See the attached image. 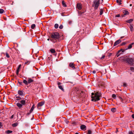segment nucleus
<instances>
[{
    "label": "nucleus",
    "mask_w": 134,
    "mask_h": 134,
    "mask_svg": "<svg viewBox=\"0 0 134 134\" xmlns=\"http://www.w3.org/2000/svg\"><path fill=\"white\" fill-rule=\"evenodd\" d=\"M72 23V21H69L68 22V23L69 24H71Z\"/></svg>",
    "instance_id": "79ce46f5"
},
{
    "label": "nucleus",
    "mask_w": 134,
    "mask_h": 134,
    "mask_svg": "<svg viewBox=\"0 0 134 134\" xmlns=\"http://www.w3.org/2000/svg\"><path fill=\"white\" fill-rule=\"evenodd\" d=\"M5 132L7 134H9L11 133H12V131L10 130H8L7 131H6Z\"/></svg>",
    "instance_id": "6ab92c4d"
},
{
    "label": "nucleus",
    "mask_w": 134,
    "mask_h": 134,
    "mask_svg": "<svg viewBox=\"0 0 134 134\" xmlns=\"http://www.w3.org/2000/svg\"><path fill=\"white\" fill-rule=\"evenodd\" d=\"M16 105L19 108H21L23 106L22 104L19 103H17Z\"/></svg>",
    "instance_id": "dca6fc26"
},
{
    "label": "nucleus",
    "mask_w": 134,
    "mask_h": 134,
    "mask_svg": "<svg viewBox=\"0 0 134 134\" xmlns=\"http://www.w3.org/2000/svg\"><path fill=\"white\" fill-rule=\"evenodd\" d=\"M75 134H79L78 133L76 132Z\"/></svg>",
    "instance_id": "13d9d810"
},
{
    "label": "nucleus",
    "mask_w": 134,
    "mask_h": 134,
    "mask_svg": "<svg viewBox=\"0 0 134 134\" xmlns=\"http://www.w3.org/2000/svg\"><path fill=\"white\" fill-rule=\"evenodd\" d=\"M121 42V40L119 39L116 41L114 43V46H115L119 44Z\"/></svg>",
    "instance_id": "6e6552de"
},
{
    "label": "nucleus",
    "mask_w": 134,
    "mask_h": 134,
    "mask_svg": "<svg viewBox=\"0 0 134 134\" xmlns=\"http://www.w3.org/2000/svg\"><path fill=\"white\" fill-rule=\"evenodd\" d=\"M122 1L121 0H117V3L119 5H120L122 4L121 3Z\"/></svg>",
    "instance_id": "a211bd4d"
},
{
    "label": "nucleus",
    "mask_w": 134,
    "mask_h": 134,
    "mask_svg": "<svg viewBox=\"0 0 134 134\" xmlns=\"http://www.w3.org/2000/svg\"><path fill=\"white\" fill-rule=\"evenodd\" d=\"M105 55H103L102 57L100 58V59H104L105 57Z\"/></svg>",
    "instance_id": "e433bc0d"
},
{
    "label": "nucleus",
    "mask_w": 134,
    "mask_h": 134,
    "mask_svg": "<svg viewBox=\"0 0 134 134\" xmlns=\"http://www.w3.org/2000/svg\"><path fill=\"white\" fill-rule=\"evenodd\" d=\"M73 125H77V124H76V122H74L73 123H72Z\"/></svg>",
    "instance_id": "de8ad7c7"
},
{
    "label": "nucleus",
    "mask_w": 134,
    "mask_h": 134,
    "mask_svg": "<svg viewBox=\"0 0 134 134\" xmlns=\"http://www.w3.org/2000/svg\"><path fill=\"white\" fill-rule=\"evenodd\" d=\"M30 63V62L29 61H27L26 62H25V64H26V65H28Z\"/></svg>",
    "instance_id": "c756f323"
},
{
    "label": "nucleus",
    "mask_w": 134,
    "mask_h": 134,
    "mask_svg": "<svg viewBox=\"0 0 134 134\" xmlns=\"http://www.w3.org/2000/svg\"><path fill=\"white\" fill-rule=\"evenodd\" d=\"M35 27V24H32L31 25V28L32 29H34Z\"/></svg>",
    "instance_id": "c85d7f7f"
},
{
    "label": "nucleus",
    "mask_w": 134,
    "mask_h": 134,
    "mask_svg": "<svg viewBox=\"0 0 134 134\" xmlns=\"http://www.w3.org/2000/svg\"><path fill=\"white\" fill-rule=\"evenodd\" d=\"M14 115H12V116L10 118L11 119H13V117H14Z\"/></svg>",
    "instance_id": "09e8293b"
},
{
    "label": "nucleus",
    "mask_w": 134,
    "mask_h": 134,
    "mask_svg": "<svg viewBox=\"0 0 134 134\" xmlns=\"http://www.w3.org/2000/svg\"><path fill=\"white\" fill-rule=\"evenodd\" d=\"M132 117L133 118V119L134 118V114H133L132 115Z\"/></svg>",
    "instance_id": "8fccbe9b"
},
{
    "label": "nucleus",
    "mask_w": 134,
    "mask_h": 134,
    "mask_svg": "<svg viewBox=\"0 0 134 134\" xmlns=\"http://www.w3.org/2000/svg\"><path fill=\"white\" fill-rule=\"evenodd\" d=\"M20 85H22L23 82H19L18 81Z\"/></svg>",
    "instance_id": "a18cd8bd"
},
{
    "label": "nucleus",
    "mask_w": 134,
    "mask_h": 134,
    "mask_svg": "<svg viewBox=\"0 0 134 134\" xmlns=\"http://www.w3.org/2000/svg\"><path fill=\"white\" fill-rule=\"evenodd\" d=\"M129 134H133V133L132 131H130L129 132Z\"/></svg>",
    "instance_id": "37998d69"
},
{
    "label": "nucleus",
    "mask_w": 134,
    "mask_h": 134,
    "mask_svg": "<svg viewBox=\"0 0 134 134\" xmlns=\"http://www.w3.org/2000/svg\"><path fill=\"white\" fill-rule=\"evenodd\" d=\"M103 13V10L102 9H101L100 11V15H102Z\"/></svg>",
    "instance_id": "473e14b6"
},
{
    "label": "nucleus",
    "mask_w": 134,
    "mask_h": 134,
    "mask_svg": "<svg viewBox=\"0 0 134 134\" xmlns=\"http://www.w3.org/2000/svg\"><path fill=\"white\" fill-rule=\"evenodd\" d=\"M76 7L78 9L81 10L82 8V5L80 3H77V4Z\"/></svg>",
    "instance_id": "423d86ee"
},
{
    "label": "nucleus",
    "mask_w": 134,
    "mask_h": 134,
    "mask_svg": "<svg viewBox=\"0 0 134 134\" xmlns=\"http://www.w3.org/2000/svg\"><path fill=\"white\" fill-rule=\"evenodd\" d=\"M16 100H20L22 99L19 97H16Z\"/></svg>",
    "instance_id": "a878e982"
},
{
    "label": "nucleus",
    "mask_w": 134,
    "mask_h": 134,
    "mask_svg": "<svg viewBox=\"0 0 134 134\" xmlns=\"http://www.w3.org/2000/svg\"><path fill=\"white\" fill-rule=\"evenodd\" d=\"M121 59L124 60H125L129 64L132 65L133 64L134 60L132 58H125L123 56L120 57Z\"/></svg>",
    "instance_id": "7ed1b4c3"
},
{
    "label": "nucleus",
    "mask_w": 134,
    "mask_h": 134,
    "mask_svg": "<svg viewBox=\"0 0 134 134\" xmlns=\"http://www.w3.org/2000/svg\"><path fill=\"white\" fill-rule=\"evenodd\" d=\"M4 10L3 9H0V13L2 14L4 12Z\"/></svg>",
    "instance_id": "cd10ccee"
},
{
    "label": "nucleus",
    "mask_w": 134,
    "mask_h": 134,
    "mask_svg": "<svg viewBox=\"0 0 134 134\" xmlns=\"http://www.w3.org/2000/svg\"><path fill=\"white\" fill-rule=\"evenodd\" d=\"M37 126V128H38V126Z\"/></svg>",
    "instance_id": "0e129e2a"
},
{
    "label": "nucleus",
    "mask_w": 134,
    "mask_h": 134,
    "mask_svg": "<svg viewBox=\"0 0 134 134\" xmlns=\"http://www.w3.org/2000/svg\"><path fill=\"white\" fill-rule=\"evenodd\" d=\"M62 4L65 7H66V4L65 3V2H64V1H62Z\"/></svg>",
    "instance_id": "393cba45"
},
{
    "label": "nucleus",
    "mask_w": 134,
    "mask_h": 134,
    "mask_svg": "<svg viewBox=\"0 0 134 134\" xmlns=\"http://www.w3.org/2000/svg\"><path fill=\"white\" fill-rule=\"evenodd\" d=\"M81 126H85V125H81Z\"/></svg>",
    "instance_id": "680f3d73"
},
{
    "label": "nucleus",
    "mask_w": 134,
    "mask_h": 134,
    "mask_svg": "<svg viewBox=\"0 0 134 134\" xmlns=\"http://www.w3.org/2000/svg\"><path fill=\"white\" fill-rule=\"evenodd\" d=\"M130 69L132 71H134V68L133 67H130Z\"/></svg>",
    "instance_id": "c9c22d12"
},
{
    "label": "nucleus",
    "mask_w": 134,
    "mask_h": 134,
    "mask_svg": "<svg viewBox=\"0 0 134 134\" xmlns=\"http://www.w3.org/2000/svg\"><path fill=\"white\" fill-rule=\"evenodd\" d=\"M121 51H122V52H123L124 51L122 49H121L118 51V53H119Z\"/></svg>",
    "instance_id": "ea45409f"
},
{
    "label": "nucleus",
    "mask_w": 134,
    "mask_h": 134,
    "mask_svg": "<svg viewBox=\"0 0 134 134\" xmlns=\"http://www.w3.org/2000/svg\"><path fill=\"white\" fill-rule=\"evenodd\" d=\"M59 28L60 29H62L63 28V26L62 25H61L59 26Z\"/></svg>",
    "instance_id": "72a5a7b5"
},
{
    "label": "nucleus",
    "mask_w": 134,
    "mask_h": 134,
    "mask_svg": "<svg viewBox=\"0 0 134 134\" xmlns=\"http://www.w3.org/2000/svg\"><path fill=\"white\" fill-rule=\"evenodd\" d=\"M130 30L131 31H133V27L131 25H130Z\"/></svg>",
    "instance_id": "4be33fe9"
},
{
    "label": "nucleus",
    "mask_w": 134,
    "mask_h": 134,
    "mask_svg": "<svg viewBox=\"0 0 134 134\" xmlns=\"http://www.w3.org/2000/svg\"><path fill=\"white\" fill-rule=\"evenodd\" d=\"M119 56V55L117 56V57H118Z\"/></svg>",
    "instance_id": "69168bd1"
},
{
    "label": "nucleus",
    "mask_w": 134,
    "mask_h": 134,
    "mask_svg": "<svg viewBox=\"0 0 134 134\" xmlns=\"http://www.w3.org/2000/svg\"><path fill=\"white\" fill-rule=\"evenodd\" d=\"M35 107V105L34 104L32 106V107L31 108L30 110V113H31L33 110H34V108Z\"/></svg>",
    "instance_id": "f3484780"
},
{
    "label": "nucleus",
    "mask_w": 134,
    "mask_h": 134,
    "mask_svg": "<svg viewBox=\"0 0 134 134\" xmlns=\"http://www.w3.org/2000/svg\"><path fill=\"white\" fill-rule=\"evenodd\" d=\"M44 102L43 101H42L38 103L37 105V108H38L39 107L42 106L44 104Z\"/></svg>",
    "instance_id": "0eeeda50"
},
{
    "label": "nucleus",
    "mask_w": 134,
    "mask_h": 134,
    "mask_svg": "<svg viewBox=\"0 0 134 134\" xmlns=\"http://www.w3.org/2000/svg\"><path fill=\"white\" fill-rule=\"evenodd\" d=\"M80 128L82 130L85 131L86 129V126H80Z\"/></svg>",
    "instance_id": "4468645a"
},
{
    "label": "nucleus",
    "mask_w": 134,
    "mask_h": 134,
    "mask_svg": "<svg viewBox=\"0 0 134 134\" xmlns=\"http://www.w3.org/2000/svg\"><path fill=\"white\" fill-rule=\"evenodd\" d=\"M59 34L58 33H53L51 35V38L50 39V40L53 43H55L57 41V39L59 38Z\"/></svg>",
    "instance_id": "f03ea898"
},
{
    "label": "nucleus",
    "mask_w": 134,
    "mask_h": 134,
    "mask_svg": "<svg viewBox=\"0 0 134 134\" xmlns=\"http://www.w3.org/2000/svg\"><path fill=\"white\" fill-rule=\"evenodd\" d=\"M91 94L92 100L94 102L99 100L100 99V97L101 95V93L98 92H97L94 94L93 93H92Z\"/></svg>",
    "instance_id": "f257e3e1"
},
{
    "label": "nucleus",
    "mask_w": 134,
    "mask_h": 134,
    "mask_svg": "<svg viewBox=\"0 0 134 134\" xmlns=\"http://www.w3.org/2000/svg\"><path fill=\"white\" fill-rule=\"evenodd\" d=\"M126 44V42H123L122 43V45H125V44Z\"/></svg>",
    "instance_id": "3c124183"
},
{
    "label": "nucleus",
    "mask_w": 134,
    "mask_h": 134,
    "mask_svg": "<svg viewBox=\"0 0 134 134\" xmlns=\"http://www.w3.org/2000/svg\"><path fill=\"white\" fill-rule=\"evenodd\" d=\"M134 44V43H132L130 44L127 47V49H130L132 47V46Z\"/></svg>",
    "instance_id": "9b49d317"
},
{
    "label": "nucleus",
    "mask_w": 134,
    "mask_h": 134,
    "mask_svg": "<svg viewBox=\"0 0 134 134\" xmlns=\"http://www.w3.org/2000/svg\"><path fill=\"white\" fill-rule=\"evenodd\" d=\"M18 125V124L17 123H16L12 124V126H17Z\"/></svg>",
    "instance_id": "58836bf2"
},
{
    "label": "nucleus",
    "mask_w": 134,
    "mask_h": 134,
    "mask_svg": "<svg viewBox=\"0 0 134 134\" xmlns=\"http://www.w3.org/2000/svg\"><path fill=\"white\" fill-rule=\"evenodd\" d=\"M2 126H0V128H1L2 127Z\"/></svg>",
    "instance_id": "052dcab7"
},
{
    "label": "nucleus",
    "mask_w": 134,
    "mask_h": 134,
    "mask_svg": "<svg viewBox=\"0 0 134 134\" xmlns=\"http://www.w3.org/2000/svg\"><path fill=\"white\" fill-rule=\"evenodd\" d=\"M127 86L126 84L125 83H124L123 84V86L124 87H126Z\"/></svg>",
    "instance_id": "a19ab883"
},
{
    "label": "nucleus",
    "mask_w": 134,
    "mask_h": 134,
    "mask_svg": "<svg viewBox=\"0 0 134 134\" xmlns=\"http://www.w3.org/2000/svg\"><path fill=\"white\" fill-rule=\"evenodd\" d=\"M51 52L53 53H55V51L54 49H52L50 50Z\"/></svg>",
    "instance_id": "412c9836"
},
{
    "label": "nucleus",
    "mask_w": 134,
    "mask_h": 134,
    "mask_svg": "<svg viewBox=\"0 0 134 134\" xmlns=\"http://www.w3.org/2000/svg\"><path fill=\"white\" fill-rule=\"evenodd\" d=\"M92 132L91 131L89 130L88 131V132L87 134H92Z\"/></svg>",
    "instance_id": "7c9ffc66"
},
{
    "label": "nucleus",
    "mask_w": 134,
    "mask_h": 134,
    "mask_svg": "<svg viewBox=\"0 0 134 134\" xmlns=\"http://www.w3.org/2000/svg\"><path fill=\"white\" fill-rule=\"evenodd\" d=\"M23 83L25 84L26 85H28V81H27L25 80H24L23 81Z\"/></svg>",
    "instance_id": "aec40b11"
},
{
    "label": "nucleus",
    "mask_w": 134,
    "mask_h": 134,
    "mask_svg": "<svg viewBox=\"0 0 134 134\" xmlns=\"http://www.w3.org/2000/svg\"><path fill=\"white\" fill-rule=\"evenodd\" d=\"M58 84L59 86V85L60 84V82H58Z\"/></svg>",
    "instance_id": "6e6d98bb"
},
{
    "label": "nucleus",
    "mask_w": 134,
    "mask_h": 134,
    "mask_svg": "<svg viewBox=\"0 0 134 134\" xmlns=\"http://www.w3.org/2000/svg\"><path fill=\"white\" fill-rule=\"evenodd\" d=\"M99 4V0H94L93 2L92 7H94L95 9H96L98 7Z\"/></svg>",
    "instance_id": "20e7f679"
},
{
    "label": "nucleus",
    "mask_w": 134,
    "mask_h": 134,
    "mask_svg": "<svg viewBox=\"0 0 134 134\" xmlns=\"http://www.w3.org/2000/svg\"><path fill=\"white\" fill-rule=\"evenodd\" d=\"M133 21V19H130L129 20H127L126 21V22L128 23H131V22H132Z\"/></svg>",
    "instance_id": "5701e85b"
},
{
    "label": "nucleus",
    "mask_w": 134,
    "mask_h": 134,
    "mask_svg": "<svg viewBox=\"0 0 134 134\" xmlns=\"http://www.w3.org/2000/svg\"><path fill=\"white\" fill-rule=\"evenodd\" d=\"M69 66L71 68L73 69H75V65L74 64V63H70L69 64Z\"/></svg>",
    "instance_id": "39448f33"
},
{
    "label": "nucleus",
    "mask_w": 134,
    "mask_h": 134,
    "mask_svg": "<svg viewBox=\"0 0 134 134\" xmlns=\"http://www.w3.org/2000/svg\"><path fill=\"white\" fill-rule=\"evenodd\" d=\"M18 94L20 95L23 96L24 94L23 92L21 91H19L18 92Z\"/></svg>",
    "instance_id": "2eb2a0df"
},
{
    "label": "nucleus",
    "mask_w": 134,
    "mask_h": 134,
    "mask_svg": "<svg viewBox=\"0 0 134 134\" xmlns=\"http://www.w3.org/2000/svg\"><path fill=\"white\" fill-rule=\"evenodd\" d=\"M123 13L124 15H127L129 14V12L127 10H123Z\"/></svg>",
    "instance_id": "9d476101"
},
{
    "label": "nucleus",
    "mask_w": 134,
    "mask_h": 134,
    "mask_svg": "<svg viewBox=\"0 0 134 134\" xmlns=\"http://www.w3.org/2000/svg\"><path fill=\"white\" fill-rule=\"evenodd\" d=\"M2 123L1 122H0V126H2Z\"/></svg>",
    "instance_id": "864d4df0"
},
{
    "label": "nucleus",
    "mask_w": 134,
    "mask_h": 134,
    "mask_svg": "<svg viewBox=\"0 0 134 134\" xmlns=\"http://www.w3.org/2000/svg\"><path fill=\"white\" fill-rule=\"evenodd\" d=\"M6 57L8 58H9L10 57L9 54L7 53H6Z\"/></svg>",
    "instance_id": "4c0bfd02"
},
{
    "label": "nucleus",
    "mask_w": 134,
    "mask_h": 134,
    "mask_svg": "<svg viewBox=\"0 0 134 134\" xmlns=\"http://www.w3.org/2000/svg\"><path fill=\"white\" fill-rule=\"evenodd\" d=\"M27 81L28 83H30L34 81V80L30 78H28Z\"/></svg>",
    "instance_id": "ddd939ff"
},
{
    "label": "nucleus",
    "mask_w": 134,
    "mask_h": 134,
    "mask_svg": "<svg viewBox=\"0 0 134 134\" xmlns=\"http://www.w3.org/2000/svg\"><path fill=\"white\" fill-rule=\"evenodd\" d=\"M92 72L93 74H95L96 72V71L95 70H93V71Z\"/></svg>",
    "instance_id": "603ef678"
},
{
    "label": "nucleus",
    "mask_w": 134,
    "mask_h": 134,
    "mask_svg": "<svg viewBox=\"0 0 134 134\" xmlns=\"http://www.w3.org/2000/svg\"><path fill=\"white\" fill-rule=\"evenodd\" d=\"M59 88L62 91H64V90L62 87V86L61 85H60L58 86Z\"/></svg>",
    "instance_id": "bb28decb"
},
{
    "label": "nucleus",
    "mask_w": 134,
    "mask_h": 134,
    "mask_svg": "<svg viewBox=\"0 0 134 134\" xmlns=\"http://www.w3.org/2000/svg\"><path fill=\"white\" fill-rule=\"evenodd\" d=\"M132 4H130V6H132Z\"/></svg>",
    "instance_id": "4d7b16f0"
},
{
    "label": "nucleus",
    "mask_w": 134,
    "mask_h": 134,
    "mask_svg": "<svg viewBox=\"0 0 134 134\" xmlns=\"http://www.w3.org/2000/svg\"><path fill=\"white\" fill-rule=\"evenodd\" d=\"M65 122L66 123V124H67L69 122V121H68L67 120H65Z\"/></svg>",
    "instance_id": "c03bdc74"
},
{
    "label": "nucleus",
    "mask_w": 134,
    "mask_h": 134,
    "mask_svg": "<svg viewBox=\"0 0 134 134\" xmlns=\"http://www.w3.org/2000/svg\"><path fill=\"white\" fill-rule=\"evenodd\" d=\"M20 103L23 105H24L26 103V101L25 100L23 99L20 101Z\"/></svg>",
    "instance_id": "f8f14e48"
},
{
    "label": "nucleus",
    "mask_w": 134,
    "mask_h": 134,
    "mask_svg": "<svg viewBox=\"0 0 134 134\" xmlns=\"http://www.w3.org/2000/svg\"><path fill=\"white\" fill-rule=\"evenodd\" d=\"M116 97V95H115V94H112V97L113 98H114V99H115Z\"/></svg>",
    "instance_id": "f704fd0d"
},
{
    "label": "nucleus",
    "mask_w": 134,
    "mask_h": 134,
    "mask_svg": "<svg viewBox=\"0 0 134 134\" xmlns=\"http://www.w3.org/2000/svg\"><path fill=\"white\" fill-rule=\"evenodd\" d=\"M111 111L113 112H115L116 111V109L115 108H113L111 109Z\"/></svg>",
    "instance_id": "b1692460"
},
{
    "label": "nucleus",
    "mask_w": 134,
    "mask_h": 134,
    "mask_svg": "<svg viewBox=\"0 0 134 134\" xmlns=\"http://www.w3.org/2000/svg\"><path fill=\"white\" fill-rule=\"evenodd\" d=\"M49 40H50V39H49V38H48L47 39V40L48 41H49Z\"/></svg>",
    "instance_id": "bf43d9fd"
},
{
    "label": "nucleus",
    "mask_w": 134,
    "mask_h": 134,
    "mask_svg": "<svg viewBox=\"0 0 134 134\" xmlns=\"http://www.w3.org/2000/svg\"><path fill=\"white\" fill-rule=\"evenodd\" d=\"M115 16L116 17H119L120 16V15L119 14L116 15Z\"/></svg>",
    "instance_id": "49530a36"
},
{
    "label": "nucleus",
    "mask_w": 134,
    "mask_h": 134,
    "mask_svg": "<svg viewBox=\"0 0 134 134\" xmlns=\"http://www.w3.org/2000/svg\"><path fill=\"white\" fill-rule=\"evenodd\" d=\"M124 37V36H122L120 38L121 39L122 38Z\"/></svg>",
    "instance_id": "5fc2aeb1"
},
{
    "label": "nucleus",
    "mask_w": 134,
    "mask_h": 134,
    "mask_svg": "<svg viewBox=\"0 0 134 134\" xmlns=\"http://www.w3.org/2000/svg\"><path fill=\"white\" fill-rule=\"evenodd\" d=\"M58 27V24H56L54 25V27L55 29H57Z\"/></svg>",
    "instance_id": "2f4dec72"
},
{
    "label": "nucleus",
    "mask_w": 134,
    "mask_h": 134,
    "mask_svg": "<svg viewBox=\"0 0 134 134\" xmlns=\"http://www.w3.org/2000/svg\"><path fill=\"white\" fill-rule=\"evenodd\" d=\"M21 66V64L19 65L17 69L16 72V74L17 75H18L19 74V71L20 70V69Z\"/></svg>",
    "instance_id": "1a4fd4ad"
},
{
    "label": "nucleus",
    "mask_w": 134,
    "mask_h": 134,
    "mask_svg": "<svg viewBox=\"0 0 134 134\" xmlns=\"http://www.w3.org/2000/svg\"><path fill=\"white\" fill-rule=\"evenodd\" d=\"M117 131H118V130L117 129V131L116 132H117Z\"/></svg>",
    "instance_id": "e2e57ef3"
}]
</instances>
